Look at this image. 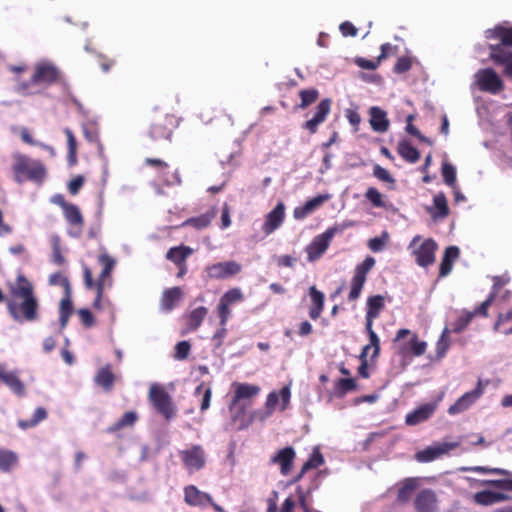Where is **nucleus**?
Returning a JSON list of instances; mask_svg holds the SVG:
<instances>
[{"instance_id": "1", "label": "nucleus", "mask_w": 512, "mask_h": 512, "mask_svg": "<svg viewBox=\"0 0 512 512\" xmlns=\"http://www.w3.org/2000/svg\"><path fill=\"white\" fill-rule=\"evenodd\" d=\"M10 299L6 300L10 316L17 322H33L39 318V301L33 284L23 274H18L15 282L7 283Z\"/></svg>"}, {"instance_id": "2", "label": "nucleus", "mask_w": 512, "mask_h": 512, "mask_svg": "<svg viewBox=\"0 0 512 512\" xmlns=\"http://www.w3.org/2000/svg\"><path fill=\"white\" fill-rule=\"evenodd\" d=\"M59 79L58 69L48 62L38 63L31 78L20 82L16 91L24 96L36 95L56 83Z\"/></svg>"}, {"instance_id": "3", "label": "nucleus", "mask_w": 512, "mask_h": 512, "mask_svg": "<svg viewBox=\"0 0 512 512\" xmlns=\"http://www.w3.org/2000/svg\"><path fill=\"white\" fill-rule=\"evenodd\" d=\"M98 262L102 266V270L96 281L93 279L91 268L87 265H83V281L85 288L88 290H96V297L93 301V307L96 309L101 308V299L104 289L115 266V260L106 252L98 256Z\"/></svg>"}, {"instance_id": "4", "label": "nucleus", "mask_w": 512, "mask_h": 512, "mask_svg": "<svg viewBox=\"0 0 512 512\" xmlns=\"http://www.w3.org/2000/svg\"><path fill=\"white\" fill-rule=\"evenodd\" d=\"M12 171L15 181L19 184L25 181L42 183L47 175L46 167L41 161L20 153L13 155Z\"/></svg>"}, {"instance_id": "5", "label": "nucleus", "mask_w": 512, "mask_h": 512, "mask_svg": "<svg viewBox=\"0 0 512 512\" xmlns=\"http://www.w3.org/2000/svg\"><path fill=\"white\" fill-rule=\"evenodd\" d=\"M148 399L157 413L167 422L176 417L177 408L173 403L171 395L162 385L152 384L149 388Z\"/></svg>"}, {"instance_id": "6", "label": "nucleus", "mask_w": 512, "mask_h": 512, "mask_svg": "<svg viewBox=\"0 0 512 512\" xmlns=\"http://www.w3.org/2000/svg\"><path fill=\"white\" fill-rule=\"evenodd\" d=\"M348 225H334L327 228L323 233L315 236L313 240L305 248L307 259L309 262H314L322 257L328 249L333 237L342 233Z\"/></svg>"}, {"instance_id": "7", "label": "nucleus", "mask_w": 512, "mask_h": 512, "mask_svg": "<svg viewBox=\"0 0 512 512\" xmlns=\"http://www.w3.org/2000/svg\"><path fill=\"white\" fill-rule=\"evenodd\" d=\"M374 265L375 259L371 256H367L362 263L356 266L351 279V288L348 295L349 301H356L360 297L367 279V274L372 270Z\"/></svg>"}, {"instance_id": "8", "label": "nucleus", "mask_w": 512, "mask_h": 512, "mask_svg": "<svg viewBox=\"0 0 512 512\" xmlns=\"http://www.w3.org/2000/svg\"><path fill=\"white\" fill-rule=\"evenodd\" d=\"M177 126L178 119L172 114H165L151 124L149 135L154 141H170Z\"/></svg>"}, {"instance_id": "9", "label": "nucleus", "mask_w": 512, "mask_h": 512, "mask_svg": "<svg viewBox=\"0 0 512 512\" xmlns=\"http://www.w3.org/2000/svg\"><path fill=\"white\" fill-rule=\"evenodd\" d=\"M475 83L482 92L498 94L504 89V83L492 68L480 69L475 74Z\"/></svg>"}, {"instance_id": "10", "label": "nucleus", "mask_w": 512, "mask_h": 512, "mask_svg": "<svg viewBox=\"0 0 512 512\" xmlns=\"http://www.w3.org/2000/svg\"><path fill=\"white\" fill-rule=\"evenodd\" d=\"M144 164L156 170L157 175L163 185L175 186L182 183L178 170L170 171L169 164L164 160L148 157L144 160Z\"/></svg>"}, {"instance_id": "11", "label": "nucleus", "mask_w": 512, "mask_h": 512, "mask_svg": "<svg viewBox=\"0 0 512 512\" xmlns=\"http://www.w3.org/2000/svg\"><path fill=\"white\" fill-rule=\"evenodd\" d=\"M179 455L190 474L201 470L206 464V454L200 445H193L186 450H182Z\"/></svg>"}, {"instance_id": "12", "label": "nucleus", "mask_w": 512, "mask_h": 512, "mask_svg": "<svg viewBox=\"0 0 512 512\" xmlns=\"http://www.w3.org/2000/svg\"><path fill=\"white\" fill-rule=\"evenodd\" d=\"M242 266L236 261L219 262L206 267V273L211 279H227L239 274Z\"/></svg>"}, {"instance_id": "13", "label": "nucleus", "mask_w": 512, "mask_h": 512, "mask_svg": "<svg viewBox=\"0 0 512 512\" xmlns=\"http://www.w3.org/2000/svg\"><path fill=\"white\" fill-rule=\"evenodd\" d=\"M437 243L432 239H425L420 246L413 251L416 263L421 267H428L435 262Z\"/></svg>"}, {"instance_id": "14", "label": "nucleus", "mask_w": 512, "mask_h": 512, "mask_svg": "<svg viewBox=\"0 0 512 512\" xmlns=\"http://www.w3.org/2000/svg\"><path fill=\"white\" fill-rule=\"evenodd\" d=\"M63 215L67 223L71 226L68 234L73 238H79L82 235L84 227V217L79 207L71 203L63 210Z\"/></svg>"}, {"instance_id": "15", "label": "nucleus", "mask_w": 512, "mask_h": 512, "mask_svg": "<svg viewBox=\"0 0 512 512\" xmlns=\"http://www.w3.org/2000/svg\"><path fill=\"white\" fill-rule=\"evenodd\" d=\"M483 394L481 381L478 382L475 389L463 394L453 405L448 408V414L457 415L466 411Z\"/></svg>"}, {"instance_id": "16", "label": "nucleus", "mask_w": 512, "mask_h": 512, "mask_svg": "<svg viewBox=\"0 0 512 512\" xmlns=\"http://www.w3.org/2000/svg\"><path fill=\"white\" fill-rule=\"evenodd\" d=\"M330 110L331 100L328 98L322 99L316 107L314 116L304 123L303 128L311 134L316 133L318 126L326 120Z\"/></svg>"}, {"instance_id": "17", "label": "nucleus", "mask_w": 512, "mask_h": 512, "mask_svg": "<svg viewBox=\"0 0 512 512\" xmlns=\"http://www.w3.org/2000/svg\"><path fill=\"white\" fill-rule=\"evenodd\" d=\"M490 59L497 65L504 66V74L512 77V52L501 45H489Z\"/></svg>"}, {"instance_id": "18", "label": "nucleus", "mask_w": 512, "mask_h": 512, "mask_svg": "<svg viewBox=\"0 0 512 512\" xmlns=\"http://www.w3.org/2000/svg\"><path fill=\"white\" fill-rule=\"evenodd\" d=\"M285 218V205L283 202L277 203V205L273 208L272 211H270L264 221V224L262 226V231L266 235H270L273 233L276 229H278Z\"/></svg>"}, {"instance_id": "19", "label": "nucleus", "mask_w": 512, "mask_h": 512, "mask_svg": "<svg viewBox=\"0 0 512 512\" xmlns=\"http://www.w3.org/2000/svg\"><path fill=\"white\" fill-rule=\"evenodd\" d=\"M414 506L417 512H436L437 496L431 489L421 490L414 499Z\"/></svg>"}, {"instance_id": "20", "label": "nucleus", "mask_w": 512, "mask_h": 512, "mask_svg": "<svg viewBox=\"0 0 512 512\" xmlns=\"http://www.w3.org/2000/svg\"><path fill=\"white\" fill-rule=\"evenodd\" d=\"M458 443H443L435 447H427L415 454V459L419 462H431L448 451L458 447Z\"/></svg>"}, {"instance_id": "21", "label": "nucleus", "mask_w": 512, "mask_h": 512, "mask_svg": "<svg viewBox=\"0 0 512 512\" xmlns=\"http://www.w3.org/2000/svg\"><path fill=\"white\" fill-rule=\"evenodd\" d=\"M296 457L295 450L292 447L280 449L271 459V462L280 466L282 475H288L291 471L293 461Z\"/></svg>"}, {"instance_id": "22", "label": "nucleus", "mask_w": 512, "mask_h": 512, "mask_svg": "<svg viewBox=\"0 0 512 512\" xmlns=\"http://www.w3.org/2000/svg\"><path fill=\"white\" fill-rule=\"evenodd\" d=\"M433 207H428L427 212L434 221L443 220L448 217L450 210L445 194L439 192L433 197Z\"/></svg>"}, {"instance_id": "23", "label": "nucleus", "mask_w": 512, "mask_h": 512, "mask_svg": "<svg viewBox=\"0 0 512 512\" xmlns=\"http://www.w3.org/2000/svg\"><path fill=\"white\" fill-rule=\"evenodd\" d=\"M492 280L493 285L490 294L488 295L486 300L479 305V312L483 315H488L489 307L495 301L502 287L509 283L510 278L508 276H494Z\"/></svg>"}, {"instance_id": "24", "label": "nucleus", "mask_w": 512, "mask_h": 512, "mask_svg": "<svg viewBox=\"0 0 512 512\" xmlns=\"http://www.w3.org/2000/svg\"><path fill=\"white\" fill-rule=\"evenodd\" d=\"M436 410V405L433 403H426L408 413L405 418L407 425H417L429 419Z\"/></svg>"}, {"instance_id": "25", "label": "nucleus", "mask_w": 512, "mask_h": 512, "mask_svg": "<svg viewBox=\"0 0 512 512\" xmlns=\"http://www.w3.org/2000/svg\"><path fill=\"white\" fill-rule=\"evenodd\" d=\"M385 307V299L382 295H374L367 299L366 326H373V321L379 317Z\"/></svg>"}, {"instance_id": "26", "label": "nucleus", "mask_w": 512, "mask_h": 512, "mask_svg": "<svg viewBox=\"0 0 512 512\" xmlns=\"http://www.w3.org/2000/svg\"><path fill=\"white\" fill-rule=\"evenodd\" d=\"M182 297L183 291L178 286L164 290L160 301L161 309L165 312L172 311L181 301Z\"/></svg>"}, {"instance_id": "27", "label": "nucleus", "mask_w": 512, "mask_h": 512, "mask_svg": "<svg viewBox=\"0 0 512 512\" xmlns=\"http://www.w3.org/2000/svg\"><path fill=\"white\" fill-rule=\"evenodd\" d=\"M427 348L425 341L419 340L416 334H412L408 343L399 344V354L406 356L412 354L413 356H422Z\"/></svg>"}, {"instance_id": "28", "label": "nucleus", "mask_w": 512, "mask_h": 512, "mask_svg": "<svg viewBox=\"0 0 512 512\" xmlns=\"http://www.w3.org/2000/svg\"><path fill=\"white\" fill-rule=\"evenodd\" d=\"M208 309L204 306H200L183 317L185 319V333L196 331L202 324L203 320L207 316Z\"/></svg>"}, {"instance_id": "29", "label": "nucleus", "mask_w": 512, "mask_h": 512, "mask_svg": "<svg viewBox=\"0 0 512 512\" xmlns=\"http://www.w3.org/2000/svg\"><path fill=\"white\" fill-rule=\"evenodd\" d=\"M309 296L312 303L309 309V317L312 320H317L324 310L325 295L315 286H311L309 288Z\"/></svg>"}, {"instance_id": "30", "label": "nucleus", "mask_w": 512, "mask_h": 512, "mask_svg": "<svg viewBox=\"0 0 512 512\" xmlns=\"http://www.w3.org/2000/svg\"><path fill=\"white\" fill-rule=\"evenodd\" d=\"M473 499L474 502L478 505L489 506L495 503L507 501L510 499V497L504 493L483 490L475 493Z\"/></svg>"}, {"instance_id": "31", "label": "nucleus", "mask_w": 512, "mask_h": 512, "mask_svg": "<svg viewBox=\"0 0 512 512\" xmlns=\"http://www.w3.org/2000/svg\"><path fill=\"white\" fill-rule=\"evenodd\" d=\"M184 500L190 506H201L211 501V496L194 485H188L184 488Z\"/></svg>"}, {"instance_id": "32", "label": "nucleus", "mask_w": 512, "mask_h": 512, "mask_svg": "<svg viewBox=\"0 0 512 512\" xmlns=\"http://www.w3.org/2000/svg\"><path fill=\"white\" fill-rule=\"evenodd\" d=\"M279 398H281L282 401L281 410L283 411L289 406L290 403L291 390L289 385L282 387L279 393L273 391L268 394L266 398L267 409L274 410L278 404Z\"/></svg>"}, {"instance_id": "33", "label": "nucleus", "mask_w": 512, "mask_h": 512, "mask_svg": "<svg viewBox=\"0 0 512 512\" xmlns=\"http://www.w3.org/2000/svg\"><path fill=\"white\" fill-rule=\"evenodd\" d=\"M370 125L375 132L383 133L389 128V120L384 110L379 107L373 106L369 110Z\"/></svg>"}, {"instance_id": "34", "label": "nucleus", "mask_w": 512, "mask_h": 512, "mask_svg": "<svg viewBox=\"0 0 512 512\" xmlns=\"http://www.w3.org/2000/svg\"><path fill=\"white\" fill-rule=\"evenodd\" d=\"M95 383L102 387L105 391L109 392L112 390L115 382V375L112 372L110 364L100 368L95 376Z\"/></svg>"}, {"instance_id": "35", "label": "nucleus", "mask_w": 512, "mask_h": 512, "mask_svg": "<svg viewBox=\"0 0 512 512\" xmlns=\"http://www.w3.org/2000/svg\"><path fill=\"white\" fill-rule=\"evenodd\" d=\"M486 37L489 39H498L501 46L512 47V27H504L501 25L495 26L486 32Z\"/></svg>"}, {"instance_id": "36", "label": "nucleus", "mask_w": 512, "mask_h": 512, "mask_svg": "<svg viewBox=\"0 0 512 512\" xmlns=\"http://www.w3.org/2000/svg\"><path fill=\"white\" fill-rule=\"evenodd\" d=\"M235 391L233 397V404H236L242 399L252 398L259 394L260 387L248 383H235Z\"/></svg>"}, {"instance_id": "37", "label": "nucleus", "mask_w": 512, "mask_h": 512, "mask_svg": "<svg viewBox=\"0 0 512 512\" xmlns=\"http://www.w3.org/2000/svg\"><path fill=\"white\" fill-rule=\"evenodd\" d=\"M327 199L326 196H316L308 200L303 206L297 207L294 210V217L296 219H304L307 215L311 214Z\"/></svg>"}, {"instance_id": "38", "label": "nucleus", "mask_w": 512, "mask_h": 512, "mask_svg": "<svg viewBox=\"0 0 512 512\" xmlns=\"http://www.w3.org/2000/svg\"><path fill=\"white\" fill-rule=\"evenodd\" d=\"M192 252L193 250L190 247L180 245L170 248L166 254V258L175 265H183Z\"/></svg>"}, {"instance_id": "39", "label": "nucleus", "mask_w": 512, "mask_h": 512, "mask_svg": "<svg viewBox=\"0 0 512 512\" xmlns=\"http://www.w3.org/2000/svg\"><path fill=\"white\" fill-rule=\"evenodd\" d=\"M475 316L486 318L488 315L481 314L479 312V306L474 311L464 310L453 323V331L460 333L465 330Z\"/></svg>"}, {"instance_id": "40", "label": "nucleus", "mask_w": 512, "mask_h": 512, "mask_svg": "<svg viewBox=\"0 0 512 512\" xmlns=\"http://www.w3.org/2000/svg\"><path fill=\"white\" fill-rule=\"evenodd\" d=\"M397 152L408 163H416L420 159V152L407 140L399 142Z\"/></svg>"}, {"instance_id": "41", "label": "nucleus", "mask_w": 512, "mask_h": 512, "mask_svg": "<svg viewBox=\"0 0 512 512\" xmlns=\"http://www.w3.org/2000/svg\"><path fill=\"white\" fill-rule=\"evenodd\" d=\"M216 216V210L212 208L206 213L197 217H192L183 222L182 226H192L196 229H203L210 225L211 221Z\"/></svg>"}, {"instance_id": "42", "label": "nucleus", "mask_w": 512, "mask_h": 512, "mask_svg": "<svg viewBox=\"0 0 512 512\" xmlns=\"http://www.w3.org/2000/svg\"><path fill=\"white\" fill-rule=\"evenodd\" d=\"M365 329H366V332H367L368 337H369V344H367V345H365L363 347L361 354H362L363 357H367L368 351L371 348H373L372 358H376V357H378V355L380 353V340H379V337L375 333V331L373 330V326H366L365 325Z\"/></svg>"}, {"instance_id": "43", "label": "nucleus", "mask_w": 512, "mask_h": 512, "mask_svg": "<svg viewBox=\"0 0 512 512\" xmlns=\"http://www.w3.org/2000/svg\"><path fill=\"white\" fill-rule=\"evenodd\" d=\"M73 313V304L71 300V293L65 294V296L60 301L59 307V321L61 328H65L67 326L68 320Z\"/></svg>"}, {"instance_id": "44", "label": "nucleus", "mask_w": 512, "mask_h": 512, "mask_svg": "<svg viewBox=\"0 0 512 512\" xmlns=\"http://www.w3.org/2000/svg\"><path fill=\"white\" fill-rule=\"evenodd\" d=\"M3 383H5L17 396L23 397L25 395V385L16 373L6 371Z\"/></svg>"}, {"instance_id": "45", "label": "nucleus", "mask_w": 512, "mask_h": 512, "mask_svg": "<svg viewBox=\"0 0 512 512\" xmlns=\"http://www.w3.org/2000/svg\"><path fill=\"white\" fill-rule=\"evenodd\" d=\"M18 456L15 452L0 448V470L3 472H9L17 466Z\"/></svg>"}, {"instance_id": "46", "label": "nucleus", "mask_w": 512, "mask_h": 512, "mask_svg": "<svg viewBox=\"0 0 512 512\" xmlns=\"http://www.w3.org/2000/svg\"><path fill=\"white\" fill-rule=\"evenodd\" d=\"M47 411L43 407H38L34 413L33 416L30 419L27 420H18V426L23 429H29L37 426L40 422L45 420L47 418Z\"/></svg>"}, {"instance_id": "47", "label": "nucleus", "mask_w": 512, "mask_h": 512, "mask_svg": "<svg viewBox=\"0 0 512 512\" xmlns=\"http://www.w3.org/2000/svg\"><path fill=\"white\" fill-rule=\"evenodd\" d=\"M137 420V413L134 411H128L124 413V415L117 422L108 427L107 432L113 433L123 429L124 427L133 426Z\"/></svg>"}, {"instance_id": "48", "label": "nucleus", "mask_w": 512, "mask_h": 512, "mask_svg": "<svg viewBox=\"0 0 512 512\" xmlns=\"http://www.w3.org/2000/svg\"><path fill=\"white\" fill-rule=\"evenodd\" d=\"M202 394L201 402H200V411L204 412L210 407V402L212 398V389L209 385H206L204 382H201L194 390V395Z\"/></svg>"}, {"instance_id": "49", "label": "nucleus", "mask_w": 512, "mask_h": 512, "mask_svg": "<svg viewBox=\"0 0 512 512\" xmlns=\"http://www.w3.org/2000/svg\"><path fill=\"white\" fill-rule=\"evenodd\" d=\"M64 133L68 144L67 160L70 166H74L77 163V141L71 129L65 128Z\"/></svg>"}, {"instance_id": "50", "label": "nucleus", "mask_w": 512, "mask_h": 512, "mask_svg": "<svg viewBox=\"0 0 512 512\" xmlns=\"http://www.w3.org/2000/svg\"><path fill=\"white\" fill-rule=\"evenodd\" d=\"M299 97L301 102L298 107L301 109H306L317 101L319 98V91L316 88L302 89L299 91Z\"/></svg>"}, {"instance_id": "51", "label": "nucleus", "mask_w": 512, "mask_h": 512, "mask_svg": "<svg viewBox=\"0 0 512 512\" xmlns=\"http://www.w3.org/2000/svg\"><path fill=\"white\" fill-rule=\"evenodd\" d=\"M441 174L444 183L450 186L452 189H455V185L457 184L455 167L451 163L443 162L441 167Z\"/></svg>"}, {"instance_id": "52", "label": "nucleus", "mask_w": 512, "mask_h": 512, "mask_svg": "<svg viewBox=\"0 0 512 512\" xmlns=\"http://www.w3.org/2000/svg\"><path fill=\"white\" fill-rule=\"evenodd\" d=\"M324 463V457L319 448H314L308 460L302 466V473H306L310 469H315Z\"/></svg>"}, {"instance_id": "53", "label": "nucleus", "mask_w": 512, "mask_h": 512, "mask_svg": "<svg viewBox=\"0 0 512 512\" xmlns=\"http://www.w3.org/2000/svg\"><path fill=\"white\" fill-rule=\"evenodd\" d=\"M416 488V483L412 479H408L404 482L402 487L397 493V502L400 504L406 503L410 500L413 490Z\"/></svg>"}, {"instance_id": "54", "label": "nucleus", "mask_w": 512, "mask_h": 512, "mask_svg": "<svg viewBox=\"0 0 512 512\" xmlns=\"http://www.w3.org/2000/svg\"><path fill=\"white\" fill-rule=\"evenodd\" d=\"M51 245H52V261L56 265H63L65 262V258L62 255L61 251V239L58 235H53L51 237Z\"/></svg>"}, {"instance_id": "55", "label": "nucleus", "mask_w": 512, "mask_h": 512, "mask_svg": "<svg viewBox=\"0 0 512 512\" xmlns=\"http://www.w3.org/2000/svg\"><path fill=\"white\" fill-rule=\"evenodd\" d=\"M462 471H471L482 474H495V475H503V476H511L512 473L509 470L502 468H489L485 466H473V467H465L462 468Z\"/></svg>"}, {"instance_id": "56", "label": "nucleus", "mask_w": 512, "mask_h": 512, "mask_svg": "<svg viewBox=\"0 0 512 512\" xmlns=\"http://www.w3.org/2000/svg\"><path fill=\"white\" fill-rule=\"evenodd\" d=\"M356 381L353 378H340L335 384V389L340 396L356 389Z\"/></svg>"}, {"instance_id": "57", "label": "nucleus", "mask_w": 512, "mask_h": 512, "mask_svg": "<svg viewBox=\"0 0 512 512\" xmlns=\"http://www.w3.org/2000/svg\"><path fill=\"white\" fill-rule=\"evenodd\" d=\"M244 299V295L239 288H231L220 298L221 301L228 304L229 306L241 302Z\"/></svg>"}, {"instance_id": "58", "label": "nucleus", "mask_w": 512, "mask_h": 512, "mask_svg": "<svg viewBox=\"0 0 512 512\" xmlns=\"http://www.w3.org/2000/svg\"><path fill=\"white\" fill-rule=\"evenodd\" d=\"M365 197L374 207H385L382 194L375 187H369L365 193Z\"/></svg>"}, {"instance_id": "59", "label": "nucleus", "mask_w": 512, "mask_h": 512, "mask_svg": "<svg viewBox=\"0 0 512 512\" xmlns=\"http://www.w3.org/2000/svg\"><path fill=\"white\" fill-rule=\"evenodd\" d=\"M51 285H59L64 288L65 294L71 293V286L68 278L60 272L54 273L49 278Z\"/></svg>"}, {"instance_id": "60", "label": "nucleus", "mask_w": 512, "mask_h": 512, "mask_svg": "<svg viewBox=\"0 0 512 512\" xmlns=\"http://www.w3.org/2000/svg\"><path fill=\"white\" fill-rule=\"evenodd\" d=\"M373 176L385 183H395V179L392 177L390 172L378 164L373 167Z\"/></svg>"}, {"instance_id": "61", "label": "nucleus", "mask_w": 512, "mask_h": 512, "mask_svg": "<svg viewBox=\"0 0 512 512\" xmlns=\"http://www.w3.org/2000/svg\"><path fill=\"white\" fill-rule=\"evenodd\" d=\"M191 350V344L184 340L181 342H178L175 346V355L174 358L177 360H185Z\"/></svg>"}, {"instance_id": "62", "label": "nucleus", "mask_w": 512, "mask_h": 512, "mask_svg": "<svg viewBox=\"0 0 512 512\" xmlns=\"http://www.w3.org/2000/svg\"><path fill=\"white\" fill-rule=\"evenodd\" d=\"M412 67V60L410 57L403 56L397 59L395 66H394V72L397 74H402L407 71H409Z\"/></svg>"}, {"instance_id": "63", "label": "nucleus", "mask_w": 512, "mask_h": 512, "mask_svg": "<svg viewBox=\"0 0 512 512\" xmlns=\"http://www.w3.org/2000/svg\"><path fill=\"white\" fill-rule=\"evenodd\" d=\"M482 484L490 485L506 491H512V479L485 480Z\"/></svg>"}, {"instance_id": "64", "label": "nucleus", "mask_w": 512, "mask_h": 512, "mask_svg": "<svg viewBox=\"0 0 512 512\" xmlns=\"http://www.w3.org/2000/svg\"><path fill=\"white\" fill-rule=\"evenodd\" d=\"M78 315L80 317V320L82 322V324L89 328V327H92L95 323V320H94V317H93V314L91 313V311L87 308H82L78 311Z\"/></svg>"}]
</instances>
